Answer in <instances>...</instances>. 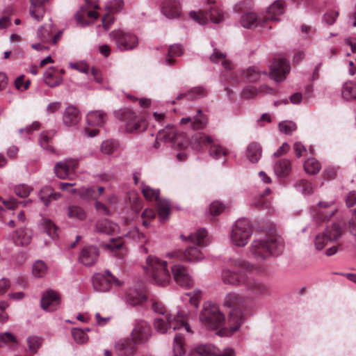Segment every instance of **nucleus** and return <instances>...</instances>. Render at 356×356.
<instances>
[{"label": "nucleus", "mask_w": 356, "mask_h": 356, "mask_svg": "<svg viewBox=\"0 0 356 356\" xmlns=\"http://www.w3.org/2000/svg\"><path fill=\"white\" fill-rule=\"evenodd\" d=\"M124 300L128 305L136 307L146 301L147 297L142 290L133 287L125 291Z\"/></svg>", "instance_id": "obj_17"}, {"label": "nucleus", "mask_w": 356, "mask_h": 356, "mask_svg": "<svg viewBox=\"0 0 356 356\" xmlns=\"http://www.w3.org/2000/svg\"><path fill=\"white\" fill-rule=\"evenodd\" d=\"M13 242L18 246H26L32 240V232L27 228L16 229L12 235Z\"/></svg>", "instance_id": "obj_21"}, {"label": "nucleus", "mask_w": 356, "mask_h": 356, "mask_svg": "<svg viewBox=\"0 0 356 356\" xmlns=\"http://www.w3.org/2000/svg\"><path fill=\"white\" fill-rule=\"evenodd\" d=\"M118 229V225L107 219L98 220L95 226L97 232L108 235L117 232Z\"/></svg>", "instance_id": "obj_31"}, {"label": "nucleus", "mask_w": 356, "mask_h": 356, "mask_svg": "<svg viewBox=\"0 0 356 356\" xmlns=\"http://www.w3.org/2000/svg\"><path fill=\"white\" fill-rule=\"evenodd\" d=\"M92 284L94 289L97 292H106L110 290L112 284L120 285L121 282L114 277L109 271L106 270L105 275L95 274L93 276Z\"/></svg>", "instance_id": "obj_9"}, {"label": "nucleus", "mask_w": 356, "mask_h": 356, "mask_svg": "<svg viewBox=\"0 0 356 356\" xmlns=\"http://www.w3.org/2000/svg\"><path fill=\"white\" fill-rule=\"evenodd\" d=\"M136 345L131 339H122L115 343V352L118 356H132L136 351Z\"/></svg>", "instance_id": "obj_20"}, {"label": "nucleus", "mask_w": 356, "mask_h": 356, "mask_svg": "<svg viewBox=\"0 0 356 356\" xmlns=\"http://www.w3.org/2000/svg\"><path fill=\"white\" fill-rule=\"evenodd\" d=\"M176 133L173 127H166L165 129L159 131L158 138L164 142L171 141L175 138Z\"/></svg>", "instance_id": "obj_54"}, {"label": "nucleus", "mask_w": 356, "mask_h": 356, "mask_svg": "<svg viewBox=\"0 0 356 356\" xmlns=\"http://www.w3.org/2000/svg\"><path fill=\"white\" fill-rule=\"evenodd\" d=\"M32 271L35 277H42L47 272V266L43 261L38 260L33 264Z\"/></svg>", "instance_id": "obj_53"}, {"label": "nucleus", "mask_w": 356, "mask_h": 356, "mask_svg": "<svg viewBox=\"0 0 356 356\" xmlns=\"http://www.w3.org/2000/svg\"><path fill=\"white\" fill-rule=\"evenodd\" d=\"M190 124V127L194 129H203L208 123L207 116L202 113L201 109L197 111V113L193 117L183 118L180 120L181 124Z\"/></svg>", "instance_id": "obj_19"}, {"label": "nucleus", "mask_w": 356, "mask_h": 356, "mask_svg": "<svg viewBox=\"0 0 356 356\" xmlns=\"http://www.w3.org/2000/svg\"><path fill=\"white\" fill-rule=\"evenodd\" d=\"M58 70L54 67L47 69L44 73V81L51 88L56 87L63 82V77L58 75Z\"/></svg>", "instance_id": "obj_30"}, {"label": "nucleus", "mask_w": 356, "mask_h": 356, "mask_svg": "<svg viewBox=\"0 0 356 356\" xmlns=\"http://www.w3.org/2000/svg\"><path fill=\"white\" fill-rule=\"evenodd\" d=\"M60 303L59 294L53 290L44 292L41 298V307L47 312L54 311L58 307Z\"/></svg>", "instance_id": "obj_14"}, {"label": "nucleus", "mask_w": 356, "mask_h": 356, "mask_svg": "<svg viewBox=\"0 0 356 356\" xmlns=\"http://www.w3.org/2000/svg\"><path fill=\"white\" fill-rule=\"evenodd\" d=\"M195 353L199 356H235L234 351L231 348L225 349L221 353L220 350L213 345H199L195 348Z\"/></svg>", "instance_id": "obj_13"}, {"label": "nucleus", "mask_w": 356, "mask_h": 356, "mask_svg": "<svg viewBox=\"0 0 356 356\" xmlns=\"http://www.w3.org/2000/svg\"><path fill=\"white\" fill-rule=\"evenodd\" d=\"M109 38L120 51L131 50L138 44V40L136 35L122 29L112 31L109 33Z\"/></svg>", "instance_id": "obj_7"}, {"label": "nucleus", "mask_w": 356, "mask_h": 356, "mask_svg": "<svg viewBox=\"0 0 356 356\" xmlns=\"http://www.w3.org/2000/svg\"><path fill=\"white\" fill-rule=\"evenodd\" d=\"M252 234V229L249 220L238 219L232 227L230 234L231 243L238 247H244Z\"/></svg>", "instance_id": "obj_4"}, {"label": "nucleus", "mask_w": 356, "mask_h": 356, "mask_svg": "<svg viewBox=\"0 0 356 356\" xmlns=\"http://www.w3.org/2000/svg\"><path fill=\"white\" fill-rule=\"evenodd\" d=\"M247 156L252 163L257 162L261 156V147L256 143H250L247 148Z\"/></svg>", "instance_id": "obj_42"}, {"label": "nucleus", "mask_w": 356, "mask_h": 356, "mask_svg": "<svg viewBox=\"0 0 356 356\" xmlns=\"http://www.w3.org/2000/svg\"><path fill=\"white\" fill-rule=\"evenodd\" d=\"M245 305V298L238 293H229L225 298L224 305L227 307L238 308V307H243Z\"/></svg>", "instance_id": "obj_33"}, {"label": "nucleus", "mask_w": 356, "mask_h": 356, "mask_svg": "<svg viewBox=\"0 0 356 356\" xmlns=\"http://www.w3.org/2000/svg\"><path fill=\"white\" fill-rule=\"evenodd\" d=\"M127 236H128L130 238H132L133 240L143 243L146 241V238L144 234L139 232L138 229L136 227L133 228L131 229L127 234H126Z\"/></svg>", "instance_id": "obj_64"}, {"label": "nucleus", "mask_w": 356, "mask_h": 356, "mask_svg": "<svg viewBox=\"0 0 356 356\" xmlns=\"http://www.w3.org/2000/svg\"><path fill=\"white\" fill-rule=\"evenodd\" d=\"M212 143L213 138L211 136L204 133L198 132L192 136L191 145L193 149L199 152Z\"/></svg>", "instance_id": "obj_26"}, {"label": "nucleus", "mask_w": 356, "mask_h": 356, "mask_svg": "<svg viewBox=\"0 0 356 356\" xmlns=\"http://www.w3.org/2000/svg\"><path fill=\"white\" fill-rule=\"evenodd\" d=\"M210 145L211 147L209 153L210 155L214 159H219L221 156L226 155V151L222 148V147L218 144L215 143L213 140V143H210Z\"/></svg>", "instance_id": "obj_59"}, {"label": "nucleus", "mask_w": 356, "mask_h": 356, "mask_svg": "<svg viewBox=\"0 0 356 356\" xmlns=\"http://www.w3.org/2000/svg\"><path fill=\"white\" fill-rule=\"evenodd\" d=\"M200 321L209 328L216 329L225 323V318L217 306L206 302L200 315Z\"/></svg>", "instance_id": "obj_5"}, {"label": "nucleus", "mask_w": 356, "mask_h": 356, "mask_svg": "<svg viewBox=\"0 0 356 356\" xmlns=\"http://www.w3.org/2000/svg\"><path fill=\"white\" fill-rule=\"evenodd\" d=\"M321 168V164L314 158H309L304 163V169L308 174L315 175L319 172Z\"/></svg>", "instance_id": "obj_45"}, {"label": "nucleus", "mask_w": 356, "mask_h": 356, "mask_svg": "<svg viewBox=\"0 0 356 356\" xmlns=\"http://www.w3.org/2000/svg\"><path fill=\"white\" fill-rule=\"evenodd\" d=\"M123 6V1L121 0H113L106 3L105 8L109 13H115L120 11Z\"/></svg>", "instance_id": "obj_60"}, {"label": "nucleus", "mask_w": 356, "mask_h": 356, "mask_svg": "<svg viewBox=\"0 0 356 356\" xmlns=\"http://www.w3.org/2000/svg\"><path fill=\"white\" fill-rule=\"evenodd\" d=\"M262 74L266 75V73L261 72L256 67H249L244 72L246 80L250 82L257 81Z\"/></svg>", "instance_id": "obj_51"}, {"label": "nucleus", "mask_w": 356, "mask_h": 356, "mask_svg": "<svg viewBox=\"0 0 356 356\" xmlns=\"http://www.w3.org/2000/svg\"><path fill=\"white\" fill-rule=\"evenodd\" d=\"M29 13L37 22H40L45 13L44 5H33L31 4Z\"/></svg>", "instance_id": "obj_50"}, {"label": "nucleus", "mask_w": 356, "mask_h": 356, "mask_svg": "<svg viewBox=\"0 0 356 356\" xmlns=\"http://www.w3.org/2000/svg\"><path fill=\"white\" fill-rule=\"evenodd\" d=\"M51 137L49 136V132H42L40 134L39 143L40 146L47 150L53 151V147L51 145Z\"/></svg>", "instance_id": "obj_61"}, {"label": "nucleus", "mask_w": 356, "mask_h": 356, "mask_svg": "<svg viewBox=\"0 0 356 356\" xmlns=\"http://www.w3.org/2000/svg\"><path fill=\"white\" fill-rule=\"evenodd\" d=\"M187 313L179 309L176 315L167 314L165 316L158 317L154 319V327L156 331L160 334H167L172 330H184L186 332L192 334L193 331L187 323Z\"/></svg>", "instance_id": "obj_2"}, {"label": "nucleus", "mask_w": 356, "mask_h": 356, "mask_svg": "<svg viewBox=\"0 0 356 356\" xmlns=\"http://www.w3.org/2000/svg\"><path fill=\"white\" fill-rule=\"evenodd\" d=\"M207 7L204 12L196 13L190 12V17L197 21L200 24H205L208 22L209 17L211 21L215 24L219 23L223 20V13L218 4L213 0H207Z\"/></svg>", "instance_id": "obj_6"}, {"label": "nucleus", "mask_w": 356, "mask_h": 356, "mask_svg": "<svg viewBox=\"0 0 356 356\" xmlns=\"http://www.w3.org/2000/svg\"><path fill=\"white\" fill-rule=\"evenodd\" d=\"M122 120L125 122L127 132H134L142 128L143 121L136 114L130 110H124L122 112Z\"/></svg>", "instance_id": "obj_18"}, {"label": "nucleus", "mask_w": 356, "mask_h": 356, "mask_svg": "<svg viewBox=\"0 0 356 356\" xmlns=\"http://www.w3.org/2000/svg\"><path fill=\"white\" fill-rule=\"evenodd\" d=\"M246 275L241 271H236L229 268H225L222 272L223 283L232 286L243 284Z\"/></svg>", "instance_id": "obj_16"}, {"label": "nucleus", "mask_w": 356, "mask_h": 356, "mask_svg": "<svg viewBox=\"0 0 356 356\" xmlns=\"http://www.w3.org/2000/svg\"><path fill=\"white\" fill-rule=\"evenodd\" d=\"M72 334L74 338V340L79 344L84 343L88 339L86 332L84 330L79 328L72 329Z\"/></svg>", "instance_id": "obj_57"}, {"label": "nucleus", "mask_w": 356, "mask_h": 356, "mask_svg": "<svg viewBox=\"0 0 356 356\" xmlns=\"http://www.w3.org/2000/svg\"><path fill=\"white\" fill-rule=\"evenodd\" d=\"M279 129L282 133L290 134L296 129V124L292 121H283L279 124Z\"/></svg>", "instance_id": "obj_62"}, {"label": "nucleus", "mask_w": 356, "mask_h": 356, "mask_svg": "<svg viewBox=\"0 0 356 356\" xmlns=\"http://www.w3.org/2000/svg\"><path fill=\"white\" fill-rule=\"evenodd\" d=\"M243 285L246 289L256 296L266 293L268 288L266 284L254 279H249L246 277Z\"/></svg>", "instance_id": "obj_25"}, {"label": "nucleus", "mask_w": 356, "mask_h": 356, "mask_svg": "<svg viewBox=\"0 0 356 356\" xmlns=\"http://www.w3.org/2000/svg\"><path fill=\"white\" fill-rule=\"evenodd\" d=\"M157 209L159 219L161 222H165L170 214V205L169 202L165 199L160 197L156 200Z\"/></svg>", "instance_id": "obj_36"}, {"label": "nucleus", "mask_w": 356, "mask_h": 356, "mask_svg": "<svg viewBox=\"0 0 356 356\" xmlns=\"http://www.w3.org/2000/svg\"><path fill=\"white\" fill-rule=\"evenodd\" d=\"M86 17L91 19H97L98 14L95 10H89L88 6H83L81 8L80 10L76 13L75 18L81 26H86L88 25L89 23L83 19Z\"/></svg>", "instance_id": "obj_34"}, {"label": "nucleus", "mask_w": 356, "mask_h": 356, "mask_svg": "<svg viewBox=\"0 0 356 356\" xmlns=\"http://www.w3.org/2000/svg\"><path fill=\"white\" fill-rule=\"evenodd\" d=\"M98 257V249L95 246H88L81 250L79 260L85 266H91L96 263Z\"/></svg>", "instance_id": "obj_22"}, {"label": "nucleus", "mask_w": 356, "mask_h": 356, "mask_svg": "<svg viewBox=\"0 0 356 356\" xmlns=\"http://www.w3.org/2000/svg\"><path fill=\"white\" fill-rule=\"evenodd\" d=\"M32 190L31 187L24 184H18L13 188L15 195L19 197H27Z\"/></svg>", "instance_id": "obj_58"}, {"label": "nucleus", "mask_w": 356, "mask_h": 356, "mask_svg": "<svg viewBox=\"0 0 356 356\" xmlns=\"http://www.w3.org/2000/svg\"><path fill=\"white\" fill-rule=\"evenodd\" d=\"M290 71L289 63L283 58H275L270 65V77L276 82L285 79L286 74Z\"/></svg>", "instance_id": "obj_10"}, {"label": "nucleus", "mask_w": 356, "mask_h": 356, "mask_svg": "<svg viewBox=\"0 0 356 356\" xmlns=\"http://www.w3.org/2000/svg\"><path fill=\"white\" fill-rule=\"evenodd\" d=\"M204 258L203 254L195 247L188 248L183 254V259L188 262H196Z\"/></svg>", "instance_id": "obj_40"}, {"label": "nucleus", "mask_w": 356, "mask_h": 356, "mask_svg": "<svg viewBox=\"0 0 356 356\" xmlns=\"http://www.w3.org/2000/svg\"><path fill=\"white\" fill-rule=\"evenodd\" d=\"M341 95L344 99H356V84L353 82H346L341 89Z\"/></svg>", "instance_id": "obj_43"}, {"label": "nucleus", "mask_w": 356, "mask_h": 356, "mask_svg": "<svg viewBox=\"0 0 356 356\" xmlns=\"http://www.w3.org/2000/svg\"><path fill=\"white\" fill-rule=\"evenodd\" d=\"M184 337L181 333H177L174 337L172 343V353L174 356H184L186 350L184 348Z\"/></svg>", "instance_id": "obj_35"}, {"label": "nucleus", "mask_w": 356, "mask_h": 356, "mask_svg": "<svg viewBox=\"0 0 356 356\" xmlns=\"http://www.w3.org/2000/svg\"><path fill=\"white\" fill-rule=\"evenodd\" d=\"M60 196V193H52L49 188L42 189L40 193V199L45 206L49 204L51 199L58 200Z\"/></svg>", "instance_id": "obj_48"}, {"label": "nucleus", "mask_w": 356, "mask_h": 356, "mask_svg": "<svg viewBox=\"0 0 356 356\" xmlns=\"http://www.w3.org/2000/svg\"><path fill=\"white\" fill-rule=\"evenodd\" d=\"M131 339L137 344L147 342L152 336L149 325L143 320H136L131 332Z\"/></svg>", "instance_id": "obj_8"}, {"label": "nucleus", "mask_w": 356, "mask_h": 356, "mask_svg": "<svg viewBox=\"0 0 356 356\" xmlns=\"http://www.w3.org/2000/svg\"><path fill=\"white\" fill-rule=\"evenodd\" d=\"M75 185L74 183H61L60 188L63 191H69L72 194H79L87 198H96V193L92 188H71Z\"/></svg>", "instance_id": "obj_27"}, {"label": "nucleus", "mask_w": 356, "mask_h": 356, "mask_svg": "<svg viewBox=\"0 0 356 356\" xmlns=\"http://www.w3.org/2000/svg\"><path fill=\"white\" fill-rule=\"evenodd\" d=\"M80 120L81 115L76 107L70 106L65 108L63 115V122L66 127L76 126Z\"/></svg>", "instance_id": "obj_23"}, {"label": "nucleus", "mask_w": 356, "mask_h": 356, "mask_svg": "<svg viewBox=\"0 0 356 356\" xmlns=\"http://www.w3.org/2000/svg\"><path fill=\"white\" fill-rule=\"evenodd\" d=\"M241 25L247 29L256 27L258 24L263 23L262 18L258 19L257 15L252 13L244 14L241 19Z\"/></svg>", "instance_id": "obj_37"}, {"label": "nucleus", "mask_w": 356, "mask_h": 356, "mask_svg": "<svg viewBox=\"0 0 356 356\" xmlns=\"http://www.w3.org/2000/svg\"><path fill=\"white\" fill-rule=\"evenodd\" d=\"M161 11L168 18H176L181 14L180 5L175 0H167L163 3Z\"/></svg>", "instance_id": "obj_28"}, {"label": "nucleus", "mask_w": 356, "mask_h": 356, "mask_svg": "<svg viewBox=\"0 0 356 356\" xmlns=\"http://www.w3.org/2000/svg\"><path fill=\"white\" fill-rule=\"evenodd\" d=\"M42 339L37 336H30L27 338V344L29 350L32 353H35L40 347Z\"/></svg>", "instance_id": "obj_56"}, {"label": "nucleus", "mask_w": 356, "mask_h": 356, "mask_svg": "<svg viewBox=\"0 0 356 356\" xmlns=\"http://www.w3.org/2000/svg\"><path fill=\"white\" fill-rule=\"evenodd\" d=\"M225 54L222 52H220L218 49L215 48L213 49V54L211 55L210 59L213 63H218L220 60L222 61V66L227 70L232 68V63L229 60L225 59Z\"/></svg>", "instance_id": "obj_46"}, {"label": "nucleus", "mask_w": 356, "mask_h": 356, "mask_svg": "<svg viewBox=\"0 0 356 356\" xmlns=\"http://www.w3.org/2000/svg\"><path fill=\"white\" fill-rule=\"evenodd\" d=\"M330 242L337 241L342 235V230L340 226L336 223L328 226L325 231Z\"/></svg>", "instance_id": "obj_44"}, {"label": "nucleus", "mask_w": 356, "mask_h": 356, "mask_svg": "<svg viewBox=\"0 0 356 356\" xmlns=\"http://www.w3.org/2000/svg\"><path fill=\"white\" fill-rule=\"evenodd\" d=\"M144 269L152 283L165 286L170 282V275L165 261L155 256H149Z\"/></svg>", "instance_id": "obj_3"}, {"label": "nucleus", "mask_w": 356, "mask_h": 356, "mask_svg": "<svg viewBox=\"0 0 356 356\" xmlns=\"http://www.w3.org/2000/svg\"><path fill=\"white\" fill-rule=\"evenodd\" d=\"M282 248V239L278 236L270 234L256 237L250 245V251L257 261H261L280 254Z\"/></svg>", "instance_id": "obj_1"}, {"label": "nucleus", "mask_w": 356, "mask_h": 356, "mask_svg": "<svg viewBox=\"0 0 356 356\" xmlns=\"http://www.w3.org/2000/svg\"><path fill=\"white\" fill-rule=\"evenodd\" d=\"M86 120L90 126L101 127L106 122L107 115L103 111H92L87 114Z\"/></svg>", "instance_id": "obj_29"}, {"label": "nucleus", "mask_w": 356, "mask_h": 356, "mask_svg": "<svg viewBox=\"0 0 356 356\" xmlns=\"http://www.w3.org/2000/svg\"><path fill=\"white\" fill-rule=\"evenodd\" d=\"M52 28L51 24L41 26L37 32L38 39L42 42L49 41L51 37Z\"/></svg>", "instance_id": "obj_49"}, {"label": "nucleus", "mask_w": 356, "mask_h": 356, "mask_svg": "<svg viewBox=\"0 0 356 356\" xmlns=\"http://www.w3.org/2000/svg\"><path fill=\"white\" fill-rule=\"evenodd\" d=\"M67 216L70 218L82 220L85 219L86 214L81 207L72 205L67 209Z\"/></svg>", "instance_id": "obj_47"}, {"label": "nucleus", "mask_w": 356, "mask_h": 356, "mask_svg": "<svg viewBox=\"0 0 356 356\" xmlns=\"http://www.w3.org/2000/svg\"><path fill=\"white\" fill-rule=\"evenodd\" d=\"M206 95L207 91L202 86H197L191 88L187 92V100H194L204 97Z\"/></svg>", "instance_id": "obj_55"}, {"label": "nucleus", "mask_w": 356, "mask_h": 356, "mask_svg": "<svg viewBox=\"0 0 356 356\" xmlns=\"http://www.w3.org/2000/svg\"><path fill=\"white\" fill-rule=\"evenodd\" d=\"M141 191L144 197L148 200H158L159 198V190L154 189L150 186L142 184Z\"/></svg>", "instance_id": "obj_52"}, {"label": "nucleus", "mask_w": 356, "mask_h": 356, "mask_svg": "<svg viewBox=\"0 0 356 356\" xmlns=\"http://www.w3.org/2000/svg\"><path fill=\"white\" fill-rule=\"evenodd\" d=\"M284 13V2L282 0H277L270 5L266 11V16L262 17L264 24L272 22H279L280 16Z\"/></svg>", "instance_id": "obj_15"}, {"label": "nucleus", "mask_w": 356, "mask_h": 356, "mask_svg": "<svg viewBox=\"0 0 356 356\" xmlns=\"http://www.w3.org/2000/svg\"><path fill=\"white\" fill-rule=\"evenodd\" d=\"M172 273L175 282L179 286L189 288L193 284V280L187 269L181 264H175L172 267Z\"/></svg>", "instance_id": "obj_11"}, {"label": "nucleus", "mask_w": 356, "mask_h": 356, "mask_svg": "<svg viewBox=\"0 0 356 356\" xmlns=\"http://www.w3.org/2000/svg\"><path fill=\"white\" fill-rule=\"evenodd\" d=\"M243 322V315L239 308H233L229 314L227 325L231 333L237 331Z\"/></svg>", "instance_id": "obj_24"}, {"label": "nucleus", "mask_w": 356, "mask_h": 356, "mask_svg": "<svg viewBox=\"0 0 356 356\" xmlns=\"http://www.w3.org/2000/svg\"><path fill=\"white\" fill-rule=\"evenodd\" d=\"M207 232L204 229H200L195 234H191L188 239L192 243L196 244L200 247L207 245Z\"/></svg>", "instance_id": "obj_39"}, {"label": "nucleus", "mask_w": 356, "mask_h": 356, "mask_svg": "<svg viewBox=\"0 0 356 356\" xmlns=\"http://www.w3.org/2000/svg\"><path fill=\"white\" fill-rule=\"evenodd\" d=\"M183 54V48L180 44H172L168 48V54L165 58V63L168 65H172L175 63L174 58Z\"/></svg>", "instance_id": "obj_38"}, {"label": "nucleus", "mask_w": 356, "mask_h": 356, "mask_svg": "<svg viewBox=\"0 0 356 356\" xmlns=\"http://www.w3.org/2000/svg\"><path fill=\"white\" fill-rule=\"evenodd\" d=\"M116 148L115 143L113 140H106L102 142L100 150L103 154H111Z\"/></svg>", "instance_id": "obj_63"}, {"label": "nucleus", "mask_w": 356, "mask_h": 356, "mask_svg": "<svg viewBox=\"0 0 356 356\" xmlns=\"http://www.w3.org/2000/svg\"><path fill=\"white\" fill-rule=\"evenodd\" d=\"M40 229L47 233L52 239L58 237V227L49 219L43 218L40 223Z\"/></svg>", "instance_id": "obj_41"}, {"label": "nucleus", "mask_w": 356, "mask_h": 356, "mask_svg": "<svg viewBox=\"0 0 356 356\" xmlns=\"http://www.w3.org/2000/svg\"><path fill=\"white\" fill-rule=\"evenodd\" d=\"M274 172L278 177H286L291 170V165L289 160L284 159L277 161L273 166Z\"/></svg>", "instance_id": "obj_32"}, {"label": "nucleus", "mask_w": 356, "mask_h": 356, "mask_svg": "<svg viewBox=\"0 0 356 356\" xmlns=\"http://www.w3.org/2000/svg\"><path fill=\"white\" fill-rule=\"evenodd\" d=\"M78 163L79 160L74 159H68L59 161L55 165V174L59 179H67L70 174L75 170Z\"/></svg>", "instance_id": "obj_12"}]
</instances>
